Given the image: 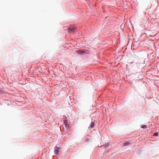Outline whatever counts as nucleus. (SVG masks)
Returning a JSON list of instances; mask_svg holds the SVG:
<instances>
[{
	"label": "nucleus",
	"mask_w": 159,
	"mask_h": 159,
	"mask_svg": "<svg viewBox=\"0 0 159 159\" xmlns=\"http://www.w3.org/2000/svg\"><path fill=\"white\" fill-rule=\"evenodd\" d=\"M75 29V27L73 26H70L69 28L67 29V30L69 33H71L73 32Z\"/></svg>",
	"instance_id": "f257e3e1"
},
{
	"label": "nucleus",
	"mask_w": 159,
	"mask_h": 159,
	"mask_svg": "<svg viewBox=\"0 0 159 159\" xmlns=\"http://www.w3.org/2000/svg\"><path fill=\"white\" fill-rule=\"evenodd\" d=\"M60 148L57 147H55V152L56 154H58L59 152V150Z\"/></svg>",
	"instance_id": "f03ea898"
},
{
	"label": "nucleus",
	"mask_w": 159,
	"mask_h": 159,
	"mask_svg": "<svg viewBox=\"0 0 159 159\" xmlns=\"http://www.w3.org/2000/svg\"><path fill=\"white\" fill-rule=\"evenodd\" d=\"M130 143H129L128 142H126L125 143H122V144H121V146H122V147H123V146H126V145H129V144H130Z\"/></svg>",
	"instance_id": "7ed1b4c3"
},
{
	"label": "nucleus",
	"mask_w": 159,
	"mask_h": 159,
	"mask_svg": "<svg viewBox=\"0 0 159 159\" xmlns=\"http://www.w3.org/2000/svg\"><path fill=\"white\" fill-rule=\"evenodd\" d=\"M67 123L68 122L67 120H65L64 121V123L65 124L66 127H67V128H69L70 127L69 125H67Z\"/></svg>",
	"instance_id": "20e7f679"
},
{
	"label": "nucleus",
	"mask_w": 159,
	"mask_h": 159,
	"mask_svg": "<svg viewBox=\"0 0 159 159\" xmlns=\"http://www.w3.org/2000/svg\"><path fill=\"white\" fill-rule=\"evenodd\" d=\"M94 124H95V123L94 122L92 121L91 123L90 127L91 128L93 127L94 125Z\"/></svg>",
	"instance_id": "39448f33"
},
{
	"label": "nucleus",
	"mask_w": 159,
	"mask_h": 159,
	"mask_svg": "<svg viewBox=\"0 0 159 159\" xmlns=\"http://www.w3.org/2000/svg\"><path fill=\"white\" fill-rule=\"evenodd\" d=\"M141 127L142 128L145 129L147 128V125H141Z\"/></svg>",
	"instance_id": "423d86ee"
},
{
	"label": "nucleus",
	"mask_w": 159,
	"mask_h": 159,
	"mask_svg": "<svg viewBox=\"0 0 159 159\" xmlns=\"http://www.w3.org/2000/svg\"><path fill=\"white\" fill-rule=\"evenodd\" d=\"M158 135V134L157 132H156L154 133V134H153V135L154 136H157Z\"/></svg>",
	"instance_id": "0eeeda50"
},
{
	"label": "nucleus",
	"mask_w": 159,
	"mask_h": 159,
	"mask_svg": "<svg viewBox=\"0 0 159 159\" xmlns=\"http://www.w3.org/2000/svg\"><path fill=\"white\" fill-rule=\"evenodd\" d=\"M89 139L88 138H86L85 139V141H89Z\"/></svg>",
	"instance_id": "6e6552de"
},
{
	"label": "nucleus",
	"mask_w": 159,
	"mask_h": 159,
	"mask_svg": "<svg viewBox=\"0 0 159 159\" xmlns=\"http://www.w3.org/2000/svg\"><path fill=\"white\" fill-rule=\"evenodd\" d=\"M80 51V52L81 53H83L85 52V51Z\"/></svg>",
	"instance_id": "1a4fd4ad"
}]
</instances>
